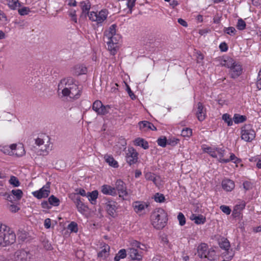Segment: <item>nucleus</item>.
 Wrapping results in <instances>:
<instances>
[{"instance_id":"obj_55","label":"nucleus","mask_w":261,"mask_h":261,"mask_svg":"<svg viewBox=\"0 0 261 261\" xmlns=\"http://www.w3.org/2000/svg\"><path fill=\"white\" fill-rule=\"evenodd\" d=\"M220 210L226 215H229L231 212L230 208L227 205H222L220 207Z\"/></svg>"},{"instance_id":"obj_23","label":"nucleus","mask_w":261,"mask_h":261,"mask_svg":"<svg viewBox=\"0 0 261 261\" xmlns=\"http://www.w3.org/2000/svg\"><path fill=\"white\" fill-rule=\"evenodd\" d=\"M245 207V204H240L236 205L232 211V216L234 218H237L240 217L241 215V212L242 211Z\"/></svg>"},{"instance_id":"obj_34","label":"nucleus","mask_w":261,"mask_h":261,"mask_svg":"<svg viewBox=\"0 0 261 261\" xmlns=\"http://www.w3.org/2000/svg\"><path fill=\"white\" fill-rule=\"evenodd\" d=\"M222 119L228 126H231L233 124V118H231L229 114L227 113L223 114Z\"/></svg>"},{"instance_id":"obj_52","label":"nucleus","mask_w":261,"mask_h":261,"mask_svg":"<svg viewBox=\"0 0 261 261\" xmlns=\"http://www.w3.org/2000/svg\"><path fill=\"white\" fill-rule=\"evenodd\" d=\"M30 12V9L29 7H24L22 8L18 9V13L20 15H25L29 14Z\"/></svg>"},{"instance_id":"obj_3","label":"nucleus","mask_w":261,"mask_h":261,"mask_svg":"<svg viewBox=\"0 0 261 261\" xmlns=\"http://www.w3.org/2000/svg\"><path fill=\"white\" fill-rule=\"evenodd\" d=\"M224 62L223 66L230 69L229 73L231 78L236 79L242 74L243 71L242 66L232 58L224 60Z\"/></svg>"},{"instance_id":"obj_39","label":"nucleus","mask_w":261,"mask_h":261,"mask_svg":"<svg viewBox=\"0 0 261 261\" xmlns=\"http://www.w3.org/2000/svg\"><path fill=\"white\" fill-rule=\"evenodd\" d=\"M11 193L14 196V197H16L17 200H20L22 197L23 195L22 191L19 189L13 190L11 191Z\"/></svg>"},{"instance_id":"obj_51","label":"nucleus","mask_w":261,"mask_h":261,"mask_svg":"<svg viewBox=\"0 0 261 261\" xmlns=\"http://www.w3.org/2000/svg\"><path fill=\"white\" fill-rule=\"evenodd\" d=\"M177 219L179 221V224L181 226H183L185 224L186 218L185 217V216L184 215V214L182 213H181V212L179 213V214L177 216Z\"/></svg>"},{"instance_id":"obj_13","label":"nucleus","mask_w":261,"mask_h":261,"mask_svg":"<svg viewBox=\"0 0 261 261\" xmlns=\"http://www.w3.org/2000/svg\"><path fill=\"white\" fill-rule=\"evenodd\" d=\"M222 188L226 191H231L235 187L234 182L233 180L226 178L222 181Z\"/></svg>"},{"instance_id":"obj_5","label":"nucleus","mask_w":261,"mask_h":261,"mask_svg":"<svg viewBox=\"0 0 261 261\" xmlns=\"http://www.w3.org/2000/svg\"><path fill=\"white\" fill-rule=\"evenodd\" d=\"M15 234L12 231H10L9 228L8 227L6 229V233L3 235L1 246L5 247L12 244L15 242Z\"/></svg>"},{"instance_id":"obj_27","label":"nucleus","mask_w":261,"mask_h":261,"mask_svg":"<svg viewBox=\"0 0 261 261\" xmlns=\"http://www.w3.org/2000/svg\"><path fill=\"white\" fill-rule=\"evenodd\" d=\"M105 159L106 162L109 164V165L114 168H117L118 167V164L117 162L115 160L114 158L110 155H105Z\"/></svg>"},{"instance_id":"obj_21","label":"nucleus","mask_w":261,"mask_h":261,"mask_svg":"<svg viewBox=\"0 0 261 261\" xmlns=\"http://www.w3.org/2000/svg\"><path fill=\"white\" fill-rule=\"evenodd\" d=\"M190 219L194 221V222L197 224H204L206 221L205 218L201 215L197 216L195 214H192Z\"/></svg>"},{"instance_id":"obj_22","label":"nucleus","mask_w":261,"mask_h":261,"mask_svg":"<svg viewBox=\"0 0 261 261\" xmlns=\"http://www.w3.org/2000/svg\"><path fill=\"white\" fill-rule=\"evenodd\" d=\"M98 195V191L97 190H94L92 192H88L86 196L88 198V199L90 201L91 204H95L96 203Z\"/></svg>"},{"instance_id":"obj_64","label":"nucleus","mask_w":261,"mask_h":261,"mask_svg":"<svg viewBox=\"0 0 261 261\" xmlns=\"http://www.w3.org/2000/svg\"><path fill=\"white\" fill-rule=\"evenodd\" d=\"M8 208L10 211L13 213H15L19 210V207H18L17 205L15 204L9 205L8 206Z\"/></svg>"},{"instance_id":"obj_56","label":"nucleus","mask_w":261,"mask_h":261,"mask_svg":"<svg viewBox=\"0 0 261 261\" xmlns=\"http://www.w3.org/2000/svg\"><path fill=\"white\" fill-rule=\"evenodd\" d=\"M88 15L89 19L92 21H96V20L97 19V12H95L94 11H91L88 13V14H87Z\"/></svg>"},{"instance_id":"obj_16","label":"nucleus","mask_w":261,"mask_h":261,"mask_svg":"<svg viewBox=\"0 0 261 261\" xmlns=\"http://www.w3.org/2000/svg\"><path fill=\"white\" fill-rule=\"evenodd\" d=\"M148 206V204H147L145 202L142 201H136L133 203V207L135 211L138 213L141 212L143 210H144L145 208H147Z\"/></svg>"},{"instance_id":"obj_38","label":"nucleus","mask_w":261,"mask_h":261,"mask_svg":"<svg viewBox=\"0 0 261 261\" xmlns=\"http://www.w3.org/2000/svg\"><path fill=\"white\" fill-rule=\"evenodd\" d=\"M102 105L103 104L101 101L98 100H95L93 103L92 109L95 112H96V113H97L99 110H100V109L101 108Z\"/></svg>"},{"instance_id":"obj_29","label":"nucleus","mask_w":261,"mask_h":261,"mask_svg":"<svg viewBox=\"0 0 261 261\" xmlns=\"http://www.w3.org/2000/svg\"><path fill=\"white\" fill-rule=\"evenodd\" d=\"M126 256V250L124 249L120 250L114 257L115 261H119L121 259L125 258Z\"/></svg>"},{"instance_id":"obj_15","label":"nucleus","mask_w":261,"mask_h":261,"mask_svg":"<svg viewBox=\"0 0 261 261\" xmlns=\"http://www.w3.org/2000/svg\"><path fill=\"white\" fill-rule=\"evenodd\" d=\"M101 191L106 195L115 196L117 195L116 189L108 185H104L101 187Z\"/></svg>"},{"instance_id":"obj_43","label":"nucleus","mask_w":261,"mask_h":261,"mask_svg":"<svg viewBox=\"0 0 261 261\" xmlns=\"http://www.w3.org/2000/svg\"><path fill=\"white\" fill-rule=\"evenodd\" d=\"M192 130L191 128L186 127L184 128L181 133V135L184 137H190L192 136Z\"/></svg>"},{"instance_id":"obj_19","label":"nucleus","mask_w":261,"mask_h":261,"mask_svg":"<svg viewBox=\"0 0 261 261\" xmlns=\"http://www.w3.org/2000/svg\"><path fill=\"white\" fill-rule=\"evenodd\" d=\"M80 6L82 10V14H84L85 16L89 12V10L91 8V4L89 1L87 0L86 1H83L80 3Z\"/></svg>"},{"instance_id":"obj_61","label":"nucleus","mask_w":261,"mask_h":261,"mask_svg":"<svg viewBox=\"0 0 261 261\" xmlns=\"http://www.w3.org/2000/svg\"><path fill=\"white\" fill-rule=\"evenodd\" d=\"M41 205L42 208H43L49 210L51 208V206L48 200V201L44 200V201H42L41 203Z\"/></svg>"},{"instance_id":"obj_18","label":"nucleus","mask_w":261,"mask_h":261,"mask_svg":"<svg viewBox=\"0 0 261 261\" xmlns=\"http://www.w3.org/2000/svg\"><path fill=\"white\" fill-rule=\"evenodd\" d=\"M230 161L235 164H238L241 162V160L238 158L234 153H231L229 159H221V160H219V162L221 163H227Z\"/></svg>"},{"instance_id":"obj_11","label":"nucleus","mask_w":261,"mask_h":261,"mask_svg":"<svg viewBox=\"0 0 261 261\" xmlns=\"http://www.w3.org/2000/svg\"><path fill=\"white\" fill-rule=\"evenodd\" d=\"M196 115L198 120L200 121H203L206 117V109L201 102H198L197 105Z\"/></svg>"},{"instance_id":"obj_63","label":"nucleus","mask_w":261,"mask_h":261,"mask_svg":"<svg viewBox=\"0 0 261 261\" xmlns=\"http://www.w3.org/2000/svg\"><path fill=\"white\" fill-rule=\"evenodd\" d=\"M75 191L78 196L79 195H81L82 196H86L87 195L85 190L83 189L77 188L75 190Z\"/></svg>"},{"instance_id":"obj_54","label":"nucleus","mask_w":261,"mask_h":261,"mask_svg":"<svg viewBox=\"0 0 261 261\" xmlns=\"http://www.w3.org/2000/svg\"><path fill=\"white\" fill-rule=\"evenodd\" d=\"M109 250H110L109 246H108L107 247H105L104 249H103L101 251H100L98 253V256L100 257H106L107 256V255H108L107 252L108 251H109Z\"/></svg>"},{"instance_id":"obj_7","label":"nucleus","mask_w":261,"mask_h":261,"mask_svg":"<svg viewBox=\"0 0 261 261\" xmlns=\"http://www.w3.org/2000/svg\"><path fill=\"white\" fill-rule=\"evenodd\" d=\"M30 252L21 249L16 251L14 255L15 261H30Z\"/></svg>"},{"instance_id":"obj_40","label":"nucleus","mask_w":261,"mask_h":261,"mask_svg":"<svg viewBox=\"0 0 261 261\" xmlns=\"http://www.w3.org/2000/svg\"><path fill=\"white\" fill-rule=\"evenodd\" d=\"M68 229L72 232H77L78 231V226L76 222H71L67 227Z\"/></svg>"},{"instance_id":"obj_47","label":"nucleus","mask_w":261,"mask_h":261,"mask_svg":"<svg viewBox=\"0 0 261 261\" xmlns=\"http://www.w3.org/2000/svg\"><path fill=\"white\" fill-rule=\"evenodd\" d=\"M167 142L168 140H167L166 138L165 137L163 138H160L157 140L158 144L162 147H165L166 146L167 144H168Z\"/></svg>"},{"instance_id":"obj_14","label":"nucleus","mask_w":261,"mask_h":261,"mask_svg":"<svg viewBox=\"0 0 261 261\" xmlns=\"http://www.w3.org/2000/svg\"><path fill=\"white\" fill-rule=\"evenodd\" d=\"M208 246L206 244L202 243H201L197 247V255L201 258L206 257V253L208 250Z\"/></svg>"},{"instance_id":"obj_42","label":"nucleus","mask_w":261,"mask_h":261,"mask_svg":"<svg viewBox=\"0 0 261 261\" xmlns=\"http://www.w3.org/2000/svg\"><path fill=\"white\" fill-rule=\"evenodd\" d=\"M204 150L207 152L213 158H216L217 157V155L216 153V148H212L211 147H208L204 148Z\"/></svg>"},{"instance_id":"obj_62","label":"nucleus","mask_w":261,"mask_h":261,"mask_svg":"<svg viewBox=\"0 0 261 261\" xmlns=\"http://www.w3.org/2000/svg\"><path fill=\"white\" fill-rule=\"evenodd\" d=\"M43 245L44 248L47 250H51L53 249L50 243L48 241H44L43 242Z\"/></svg>"},{"instance_id":"obj_24","label":"nucleus","mask_w":261,"mask_h":261,"mask_svg":"<svg viewBox=\"0 0 261 261\" xmlns=\"http://www.w3.org/2000/svg\"><path fill=\"white\" fill-rule=\"evenodd\" d=\"M134 143L136 145L141 146L144 149H147L149 148L147 141L142 138H138L136 139Z\"/></svg>"},{"instance_id":"obj_53","label":"nucleus","mask_w":261,"mask_h":261,"mask_svg":"<svg viewBox=\"0 0 261 261\" xmlns=\"http://www.w3.org/2000/svg\"><path fill=\"white\" fill-rule=\"evenodd\" d=\"M136 1V0H127V7L129 9L128 13L131 14L132 13V9L135 5Z\"/></svg>"},{"instance_id":"obj_20","label":"nucleus","mask_w":261,"mask_h":261,"mask_svg":"<svg viewBox=\"0 0 261 261\" xmlns=\"http://www.w3.org/2000/svg\"><path fill=\"white\" fill-rule=\"evenodd\" d=\"M140 129L147 128L152 130H156V127L151 122L147 121H142L139 123Z\"/></svg>"},{"instance_id":"obj_36","label":"nucleus","mask_w":261,"mask_h":261,"mask_svg":"<svg viewBox=\"0 0 261 261\" xmlns=\"http://www.w3.org/2000/svg\"><path fill=\"white\" fill-rule=\"evenodd\" d=\"M216 256L215 251L213 249H208L205 258H207L210 260H213L215 259Z\"/></svg>"},{"instance_id":"obj_25","label":"nucleus","mask_w":261,"mask_h":261,"mask_svg":"<svg viewBox=\"0 0 261 261\" xmlns=\"http://www.w3.org/2000/svg\"><path fill=\"white\" fill-rule=\"evenodd\" d=\"M75 204L78 211L82 214L87 212L88 210V206L82 201L81 198Z\"/></svg>"},{"instance_id":"obj_49","label":"nucleus","mask_w":261,"mask_h":261,"mask_svg":"<svg viewBox=\"0 0 261 261\" xmlns=\"http://www.w3.org/2000/svg\"><path fill=\"white\" fill-rule=\"evenodd\" d=\"M145 178L148 180L152 181L154 184L155 183V174L151 172H147L145 174Z\"/></svg>"},{"instance_id":"obj_26","label":"nucleus","mask_w":261,"mask_h":261,"mask_svg":"<svg viewBox=\"0 0 261 261\" xmlns=\"http://www.w3.org/2000/svg\"><path fill=\"white\" fill-rule=\"evenodd\" d=\"M247 117L245 115H241L239 114H234L233 117V121L234 123L239 124L245 122Z\"/></svg>"},{"instance_id":"obj_6","label":"nucleus","mask_w":261,"mask_h":261,"mask_svg":"<svg viewBox=\"0 0 261 261\" xmlns=\"http://www.w3.org/2000/svg\"><path fill=\"white\" fill-rule=\"evenodd\" d=\"M50 182H47L38 191L33 192L32 193L33 196L39 199L47 197L50 194Z\"/></svg>"},{"instance_id":"obj_35","label":"nucleus","mask_w":261,"mask_h":261,"mask_svg":"<svg viewBox=\"0 0 261 261\" xmlns=\"http://www.w3.org/2000/svg\"><path fill=\"white\" fill-rule=\"evenodd\" d=\"M7 1L9 7L12 10H15L17 6H20L18 0H8Z\"/></svg>"},{"instance_id":"obj_2","label":"nucleus","mask_w":261,"mask_h":261,"mask_svg":"<svg viewBox=\"0 0 261 261\" xmlns=\"http://www.w3.org/2000/svg\"><path fill=\"white\" fill-rule=\"evenodd\" d=\"M152 224L157 229L164 228L168 221L167 214L161 208L156 209L152 214Z\"/></svg>"},{"instance_id":"obj_60","label":"nucleus","mask_w":261,"mask_h":261,"mask_svg":"<svg viewBox=\"0 0 261 261\" xmlns=\"http://www.w3.org/2000/svg\"><path fill=\"white\" fill-rule=\"evenodd\" d=\"M179 141V139H177L175 138H173L169 139L168 140L167 142H168V144H169L170 145L175 146L178 143Z\"/></svg>"},{"instance_id":"obj_48","label":"nucleus","mask_w":261,"mask_h":261,"mask_svg":"<svg viewBox=\"0 0 261 261\" xmlns=\"http://www.w3.org/2000/svg\"><path fill=\"white\" fill-rule=\"evenodd\" d=\"M224 32L229 35H234L236 34L237 31L234 28L230 27L228 28H224Z\"/></svg>"},{"instance_id":"obj_44","label":"nucleus","mask_w":261,"mask_h":261,"mask_svg":"<svg viewBox=\"0 0 261 261\" xmlns=\"http://www.w3.org/2000/svg\"><path fill=\"white\" fill-rule=\"evenodd\" d=\"M109 108V105L104 106L102 105L101 108L99 110L97 114L99 115H105L110 113V111H107V109Z\"/></svg>"},{"instance_id":"obj_46","label":"nucleus","mask_w":261,"mask_h":261,"mask_svg":"<svg viewBox=\"0 0 261 261\" xmlns=\"http://www.w3.org/2000/svg\"><path fill=\"white\" fill-rule=\"evenodd\" d=\"M9 183L14 187H18L20 185V182L18 178L15 176H12L9 180Z\"/></svg>"},{"instance_id":"obj_37","label":"nucleus","mask_w":261,"mask_h":261,"mask_svg":"<svg viewBox=\"0 0 261 261\" xmlns=\"http://www.w3.org/2000/svg\"><path fill=\"white\" fill-rule=\"evenodd\" d=\"M108 40L111 41V43H114L115 44L117 45L119 43L121 37L119 34H116L108 37Z\"/></svg>"},{"instance_id":"obj_1","label":"nucleus","mask_w":261,"mask_h":261,"mask_svg":"<svg viewBox=\"0 0 261 261\" xmlns=\"http://www.w3.org/2000/svg\"><path fill=\"white\" fill-rule=\"evenodd\" d=\"M60 90L63 96H68L74 100L79 98L82 94V87H80L78 82L71 77L61 80L58 85L59 93Z\"/></svg>"},{"instance_id":"obj_32","label":"nucleus","mask_w":261,"mask_h":261,"mask_svg":"<svg viewBox=\"0 0 261 261\" xmlns=\"http://www.w3.org/2000/svg\"><path fill=\"white\" fill-rule=\"evenodd\" d=\"M116 27H117L116 24H113L111 25L109 28V31L108 32L106 31L105 32V35L106 37H108L117 34L116 33Z\"/></svg>"},{"instance_id":"obj_10","label":"nucleus","mask_w":261,"mask_h":261,"mask_svg":"<svg viewBox=\"0 0 261 261\" xmlns=\"http://www.w3.org/2000/svg\"><path fill=\"white\" fill-rule=\"evenodd\" d=\"M105 205L108 214L111 216L114 217L118 208L117 202L112 200H107Z\"/></svg>"},{"instance_id":"obj_57","label":"nucleus","mask_w":261,"mask_h":261,"mask_svg":"<svg viewBox=\"0 0 261 261\" xmlns=\"http://www.w3.org/2000/svg\"><path fill=\"white\" fill-rule=\"evenodd\" d=\"M216 151L218 152L219 155V160H221V159H223L224 156L225 149L223 148L216 147Z\"/></svg>"},{"instance_id":"obj_59","label":"nucleus","mask_w":261,"mask_h":261,"mask_svg":"<svg viewBox=\"0 0 261 261\" xmlns=\"http://www.w3.org/2000/svg\"><path fill=\"white\" fill-rule=\"evenodd\" d=\"M69 198L73 201L74 203H75L79 201V200L81 199V197L75 193L70 194L69 195Z\"/></svg>"},{"instance_id":"obj_50","label":"nucleus","mask_w":261,"mask_h":261,"mask_svg":"<svg viewBox=\"0 0 261 261\" xmlns=\"http://www.w3.org/2000/svg\"><path fill=\"white\" fill-rule=\"evenodd\" d=\"M8 227L6 225L0 224V246L2 244L3 235H4V233H6V229Z\"/></svg>"},{"instance_id":"obj_30","label":"nucleus","mask_w":261,"mask_h":261,"mask_svg":"<svg viewBox=\"0 0 261 261\" xmlns=\"http://www.w3.org/2000/svg\"><path fill=\"white\" fill-rule=\"evenodd\" d=\"M49 203L51 206H57L60 204V200L54 195H51L48 199Z\"/></svg>"},{"instance_id":"obj_58","label":"nucleus","mask_w":261,"mask_h":261,"mask_svg":"<svg viewBox=\"0 0 261 261\" xmlns=\"http://www.w3.org/2000/svg\"><path fill=\"white\" fill-rule=\"evenodd\" d=\"M69 15L70 16L71 20H72L74 22H77V18H76L75 10H72V9L71 10L69 11Z\"/></svg>"},{"instance_id":"obj_9","label":"nucleus","mask_w":261,"mask_h":261,"mask_svg":"<svg viewBox=\"0 0 261 261\" xmlns=\"http://www.w3.org/2000/svg\"><path fill=\"white\" fill-rule=\"evenodd\" d=\"M115 188L116 192L118 191L119 197L124 199V197L128 195L124 182L120 179L117 180L115 183Z\"/></svg>"},{"instance_id":"obj_41","label":"nucleus","mask_w":261,"mask_h":261,"mask_svg":"<svg viewBox=\"0 0 261 261\" xmlns=\"http://www.w3.org/2000/svg\"><path fill=\"white\" fill-rule=\"evenodd\" d=\"M246 22L242 18H240L238 20V22L237 24V28L238 30L242 31L245 29L246 28Z\"/></svg>"},{"instance_id":"obj_4","label":"nucleus","mask_w":261,"mask_h":261,"mask_svg":"<svg viewBox=\"0 0 261 261\" xmlns=\"http://www.w3.org/2000/svg\"><path fill=\"white\" fill-rule=\"evenodd\" d=\"M256 133L250 124H245L241 128L242 139L246 142L252 141L255 137Z\"/></svg>"},{"instance_id":"obj_8","label":"nucleus","mask_w":261,"mask_h":261,"mask_svg":"<svg viewBox=\"0 0 261 261\" xmlns=\"http://www.w3.org/2000/svg\"><path fill=\"white\" fill-rule=\"evenodd\" d=\"M138 153L136 150L133 147L128 149V152L126 153V160L127 163L132 165L135 164L138 161Z\"/></svg>"},{"instance_id":"obj_33","label":"nucleus","mask_w":261,"mask_h":261,"mask_svg":"<svg viewBox=\"0 0 261 261\" xmlns=\"http://www.w3.org/2000/svg\"><path fill=\"white\" fill-rule=\"evenodd\" d=\"M13 154L17 156H22L23 155L25 154L23 146L22 144H19L17 148V150L13 152Z\"/></svg>"},{"instance_id":"obj_12","label":"nucleus","mask_w":261,"mask_h":261,"mask_svg":"<svg viewBox=\"0 0 261 261\" xmlns=\"http://www.w3.org/2000/svg\"><path fill=\"white\" fill-rule=\"evenodd\" d=\"M143 252L139 251L137 249L129 248L128 250V254L132 260H141L143 257Z\"/></svg>"},{"instance_id":"obj_45","label":"nucleus","mask_w":261,"mask_h":261,"mask_svg":"<svg viewBox=\"0 0 261 261\" xmlns=\"http://www.w3.org/2000/svg\"><path fill=\"white\" fill-rule=\"evenodd\" d=\"M165 200V198L163 194L157 193L154 195V200L156 202L161 203L164 202Z\"/></svg>"},{"instance_id":"obj_31","label":"nucleus","mask_w":261,"mask_h":261,"mask_svg":"<svg viewBox=\"0 0 261 261\" xmlns=\"http://www.w3.org/2000/svg\"><path fill=\"white\" fill-rule=\"evenodd\" d=\"M107 45L108 49L110 50L111 54L115 55L116 53V48L118 47L117 45L115 44L114 43H111V41H107Z\"/></svg>"},{"instance_id":"obj_17","label":"nucleus","mask_w":261,"mask_h":261,"mask_svg":"<svg viewBox=\"0 0 261 261\" xmlns=\"http://www.w3.org/2000/svg\"><path fill=\"white\" fill-rule=\"evenodd\" d=\"M108 14V10L106 9H102L98 13H97L96 22L97 24L102 23L107 18Z\"/></svg>"},{"instance_id":"obj_28","label":"nucleus","mask_w":261,"mask_h":261,"mask_svg":"<svg viewBox=\"0 0 261 261\" xmlns=\"http://www.w3.org/2000/svg\"><path fill=\"white\" fill-rule=\"evenodd\" d=\"M219 244L220 247L225 250H228L230 247V243L228 240L226 238L222 239Z\"/></svg>"}]
</instances>
